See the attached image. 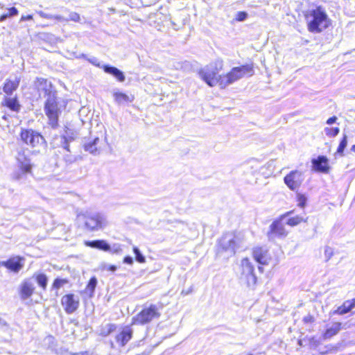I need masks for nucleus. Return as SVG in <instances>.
<instances>
[{"instance_id": "a18cd8bd", "label": "nucleus", "mask_w": 355, "mask_h": 355, "mask_svg": "<svg viewBox=\"0 0 355 355\" xmlns=\"http://www.w3.org/2000/svg\"><path fill=\"white\" fill-rule=\"evenodd\" d=\"M306 198L302 195L298 196V205L303 208L306 205Z\"/></svg>"}, {"instance_id": "ea45409f", "label": "nucleus", "mask_w": 355, "mask_h": 355, "mask_svg": "<svg viewBox=\"0 0 355 355\" xmlns=\"http://www.w3.org/2000/svg\"><path fill=\"white\" fill-rule=\"evenodd\" d=\"M248 14L245 11H239L236 13L235 20L237 21H244L247 19Z\"/></svg>"}, {"instance_id": "412c9836", "label": "nucleus", "mask_w": 355, "mask_h": 355, "mask_svg": "<svg viewBox=\"0 0 355 355\" xmlns=\"http://www.w3.org/2000/svg\"><path fill=\"white\" fill-rule=\"evenodd\" d=\"M102 69L105 73L112 75L119 82L122 83L125 81V76L124 73L116 67L112 66L110 64H103Z\"/></svg>"}, {"instance_id": "393cba45", "label": "nucleus", "mask_w": 355, "mask_h": 355, "mask_svg": "<svg viewBox=\"0 0 355 355\" xmlns=\"http://www.w3.org/2000/svg\"><path fill=\"white\" fill-rule=\"evenodd\" d=\"M355 307V298L346 300L334 311V314L345 315L351 311Z\"/></svg>"}, {"instance_id": "6ab92c4d", "label": "nucleus", "mask_w": 355, "mask_h": 355, "mask_svg": "<svg viewBox=\"0 0 355 355\" xmlns=\"http://www.w3.org/2000/svg\"><path fill=\"white\" fill-rule=\"evenodd\" d=\"M99 137L97 136H91L87 139H85L83 144V148L85 151H87L94 155L99 154L100 151L97 147V145L99 143Z\"/></svg>"}, {"instance_id": "ddd939ff", "label": "nucleus", "mask_w": 355, "mask_h": 355, "mask_svg": "<svg viewBox=\"0 0 355 355\" xmlns=\"http://www.w3.org/2000/svg\"><path fill=\"white\" fill-rule=\"evenodd\" d=\"M61 304L65 312L68 314H71L74 313L79 306V298L74 294H67L62 297Z\"/></svg>"}, {"instance_id": "58836bf2", "label": "nucleus", "mask_w": 355, "mask_h": 355, "mask_svg": "<svg viewBox=\"0 0 355 355\" xmlns=\"http://www.w3.org/2000/svg\"><path fill=\"white\" fill-rule=\"evenodd\" d=\"M66 11L69 12V17L67 18L68 19V21H74V22H79L80 20V15L76 12H72V11H69L68 9H65Z\"/></svg>"}, {"instance_id": "9b49d317", "label": "nucleus", "mask_w": 355, "mask_h": 355, "mask_svg": "<svg viewBox=\"0 0 355 355\" xmlns=\"http://www.w3.org/2000/svg\"><path fill=\"white\" fill-rule=\"evenodd\" d=\"M284 183L292 191L299 189L304 181L303 173L299 171H292L284 178Z\"/></svg>"}, {"instance_id": "cd10ccee", "label": "nucleus", "mask_w": 355, "mask_h": 355, "mask_svg": "<svg viewBox=\"0 0 355 355\" xmlns=\"http://www.w3.org/2000/svg\"><path fill=\"white\" fill-rule=\"evenodd\" d=\"M113 96L114 98L115 102L119 104H123L125 103H131L134 100V97L129 96L127 94L120 92H116L113 94Z\"/></svg>"}, {"instance_id": "7ed1b4c3", "label": "nucleus", "mask_w": 355, "mask_h": 355, "mask_svg": "<svg viewBox=\"0 0 355 355\" xmlns=\"http://www.w3.org/2000/svg\"><path fill=\"white\" fill-rule=\"evenodd\" d=\"M253 73L254 69L252 64H246L240 67H233L226 75H219V85L222 88H225L227 85L243 78L245 74H249V76H251Z\"/></svg>"}, {"instance_id": "6e6552de", "label": "nucleus", "mask_w": 355, "mask_h": 355, "mask_svg": "<svg viewBox=\"0 0 355 355\" xmlns=\"http://www.w3.org/2000/svg\"><path fill=\"white\" fill-rule=\"evenodd\" d=\"M160 315L157 305L151 304L132 318V324L144 325L150 323L153 320L158 319Z\"/></svg>"}, {"instance_id": "bb28decb", "label": "nucleus", "mask_w": 355, "mask_h": 355, "mask_svg": "<svg viewBox=\"0 0 355 355\" xmlns=\"http://www.w3.org/2000/svg\"><path fill=\"white\" fill-rule=\"evenodd\" d=\"M31 279L33 282H36L41 288L46 290L49 280L46 275L42 272L35 273Z\"/></svg>"}, {"instance_id": "c85d7f7f", "label": "nucleus", "mask_w": 355, "mask_h": 355, "mask_svg": "<svg viewBox=\"0 0 355 355\" xmlns=\"http://www.w3.org/2000/svg\"><path fill=\"white\" fill-rule=\"evenodd\" d=\"M36 13L38 14L41 17L48 19H55L58 22H68V19L60 15H52L46 13L42 10H36Z\"/></svg>"}, {"instance_id": "13d9d810", "label": "nucleus", "mask_w": 355, "mask_h": 355, "mask_svg": "<svg viewBox=\"0 0 355 355\" xmlns=\"http://www.w3.org/2000/svg\"><path fill=\"white\" fill-rule=\"evenodd\" d=\"M39 152H40V150H33V151H32V153H33V154H35V153H38Z\"/></svg>"}, {"instance_id": "052dcab7", "label": "nucleus", "mask_w": 355, "mask_h": 355, "mask_svg": "<svg viewBox=\"0 0 355 355\" xmlns=\"http://www.w3.org/2000/svg\"><path fill=\"white\" fill-rule=\"evenodd\" d=\"M248 355H253V354H248Z\"/></svg>"}, {"instance_id": "603ef678", "label": "nucleus", "mask_w": 355, "mask_h": 355, "mask_svg": "<svg viewBox=\"0 0 355 355\" xmlns=\"http://www.w3.org/2000/svg\"><path fill=\"white\" fill-rule=\"evenodd\" d=\"M8 17H9V16L8 15L7 13L3 14L2 15L0 16V22L4 21Z\"/></svg>"}, {"instance_id": "1a4fd4ad", "label": "nucleus", "mask_w": 355, "mask_h": 355, "mask_svg": "<svg viewBox=\"0 0 355 355\" xmlns=\"http://www.w3.org/2000/svg\"><path fill=\"white\" fill-rule=\"evenodd\" d=\"M293 212V211L286 212L271 223L267 233V236L270 241H273L276 238H284L286 236L287 232L282 222L285 218L290 216Z\"/></svg>"}, {"instance_id": "f3484780", "label": "nucleus", "mask_w": 355, "mask_h": 355, "mask_svg": "<svg viewBox=\"0 0 355 355\" xmlns=\"http://www.w3.org/2000/svg\"><path fill=\"white\" fill-rule=\"evenodd\" d=\"M34 282L32 279H25L20 286V297L22 300L29 298L35 291Z\"/></svg>"}, {"instance_id": "2eb2a0df", "label": "nucleus", "mask_w": 355, "mask_h": 355, "mask_svg": "<svg viewBox=\"0 0 355 355\" xmlns=\"http://www.w3.org/2000/svg\"><path fill=\"white\" fill-rule=\"evenodd\" d=\"M22 259L19 257H12L6 261H0V266L6 268L11 272L17 273L24 266Z\"/></svg>"}, {"instance_id": "5fc2aeb1", "label": "nucleus", "mask_w": 355, "mask_h": 355, "mask_svg": "<svg viewBox=\"0 0 355 355\" xmlns=\"http://www.w3.org/2000/svg\"><path fill=\"white\" fill-rule=\"evenodd\" d=\"M258 269H259V270L261 272H263V267H262V266H259V267H258Z\"/></svg>"}, {"instance_id": "4be33fe9", "label": "nucleus", "mask_w": 355, "mask_h": 355, "mask_svg": "<svg viewBox=\"0 0 355 355\" xmlns=\"http://www.w3.org/2000/svg\"><path fill=\"white\" fill-rule=\"evenodd\" d=\"M67 139L62 134L61 135H55L53 137L52 140L50 142V145L53 148H62L67 152H71L70 146L67 143Z\"/></svg>"}, {"instance_id": "c03bdc74", "label": "nucleus", "mask_w": 355, "mask_h": 355, "mask_svg": "<svg viewBox=\"0 0 355 355\" xmlns=\"http://www.w3.org/2000/svg\"><path fill=\"white\" fill-rule=\"evenodd\" d=\"M19 13L18 10L15 7H11L8 9V15L10 17H14L17 15Z\"/></svg>"}, {"instance_id": "7c9ffc66", "label": "nucleus", "mask_w": 355, "mask_h": 355, "mask_svg": "<svg viewBox=\"0 0 355 355\" xmlns=\"http://www.w3.org/2000/svg\"><path fill=\"white\" fill-rule=\"evenodd\" d=\"M19 85V81L14 82L11 80L6 81L4 83L3 90L7 95H11L17 89Z\"/></svg>"}, {"instance_id": "4d7b16f0", "label": "nucleus", "mask_w": 355, "mask_h": 355, "mask_svg": "<svg viewBox=\"0 0 355 355\" xmlns=\"http://www.w3.org/2000/svg\"><path fill=\"white\" fill-rule=\"evenodd\" d=\"M81 57L85 58V59H86V60H87V58H88L87 56L86 55H85V54H82Z\"/></svg>"}, {"instance_id": "2f4dec72", "label": "nucleus", "mask_w": 355, "mask_h": 355, "mask_svg": "<svg viewBox=\"0 0 355 355\" xmlns=\"http://www.w3.org/2000/svg\"><path fill=\"white\" fill-rule=\"evenodd\" d=\"M116 329V325L115 324L109 323L101 327L99 334L101 336L106 337L114 332Z\"/></svg>"}, {"instance_id": "c9c22d12", "label": "nucleus", "mask_w": 355, "mask_h": 355, "mask_svg": "<svg viewBox=\"0 0 355 355\" xmlns=\"http://www.w3.org/2000/svg\"><path fill=\"white\" fill-rule=\"evenodd\" d=\"M133 252L135 255V259L137 262L144 263L146 261L145 257L143 255V254L141 252V251L137 247H133Z\"/></svg>"}, {"instance_id": "a211bd4d", "label": "nucleus", "mask_w": 355, "mask_h": 355, "mask_svg": "<svg viewBox=\"0 0 355 355\" xmlns=\"http://www.w3.org/2000/svg\"><path fill=\"white\" fill-rule=\"evenodd\" d=\"M252 255L254 260L261 265H267L270 259L268 251L263 247H256L253 249Z\"/></svg>"}, {"instance_id": "5701e85b", "label": "nucleus", "mask_w": 355, "mask_h": 355, "mask_svg": "<svg viewBox=\"0 0 355 355\" xmlns=\"http://www.w3.org/2000/svg\"><path fill=\"white\" fill-rule=\"evenodd\" d=\"M2 105L7 107L11 111L19 112L21 110V105L17 96L8 97L5 96L2 101Z\"/></svg>"}, {"instance_id": "4c0bfd02", "label": "nucleus", "mask_w": 355, "mask_h": 355, "mask_svg": "<svg viewBox=\"0 0 355 355\" xmlns=\"http://www.w3.org/2000/svg\"><path fill=\"white\" fill-rule=\"evenodd\" d=\"M68 283V280L66 279L56 278L53 283L52 289H59L62 286Z\"/></svg>"}, {"instance_id": "9d476101", "label": "nucleus", "mask_w": 355, "mask_h": 355, "mask_svg": "<svg viewBox=\"0 0 355 355\" xmlns=\"http://www.w3.org/2000/svg\"><path fill=\"white\" fill-rule=\"evenodd\" d=\"M241 272L240 279L246 284L249 288H254L257 284V276L254 273V268L248 258H244L241 263Z\"/></svg>"}, {"instance_id": "c756f323", "label": "nucleus", "mask_w": 355, "mask_h": 355, "mask_svg": "<svg viewBox=\"0 0 355 355\" xmlns=\"http://www.w3.org/2000/svg\"><path fill=\"white\" fill-rule=\"evenodd\" d=\"M97 282H97V279L96 278V277H92L89 280V282L86 286L85 292L90 297H92L94 295V293L95 288L96 287Z\"/></svg>"}, {"instance_id": "0eeeda50", "label": "nucleus", "mask_w": 355, "mask_h": 355, "mask_svg": "<svg viewBox=\"0 0 355 355\" xmlns=\"http://www.w3.org/2000/svg\"><path fill=\"white\" fill-rule=\"evenodd\" d=\"M44 103V112L49 119V124L52 128L55 129L58 126L59 115L61 113L58 107L57 94L50 95L46 98Z\"/></svg>"}, {"instance_id": "8fccbe9b", "label": "nucleus", "mask_w": 355, "mask_h": 355, "mask_svg": "<svg viewBox=\"0 0 355 355\" xmlns=\"http://www.w3.org/2000/svg\"><path fill=\"white\" fill-rule=\"evenodd\" d=\"M33 17L32 15H22L20 18V21L33 20Z\"/></svg>"}, {"instance_id": "3c124183", "label": "nucleus", "mask_w": 355, "mask_h": 355, "mask_svg": "<svg viewBox=\"0 0 355 355\" xmlns=\"http://www.w3.org/2000/svg\"><path fill=\"white\" fill-rule=\"evenodd\" d=\"M336 120H337V117L336 116H333L329 118L326 123L328 125H331V124L336 123Z\"/></svg>"}, {"instance_id": "39448f33", "label": "nucleus", "mask_w": 355, "mask_h": 355, "mask_svg": "<svg viewBox=\"0 0 355 355\" xmlns=\"http://www.w3.org/2000/svg\"><path fill=\"white\" fill-rule=\"evenodd\" d=\"M223 60H217L214 62L201 69L198 73L200 78L210 87L219 84L218 72L223 68Z\"/></svg>"}, {"instance_id": "09e8293b", "label": "nucleus", "mask_w": 355, "mask_h": 355, "mask_svg": "<svg viewBox=\"0 0 355 355\" xmlns=\"http://www.w3.org/2000/svg\"><path fill=\"white\" fill-rule=\"evenodd\" d=\"M314 320L313 317L311 315H308L303 318L304 323H311Z\"/></svg>"}, {"instance_id": "b1692460", "label": "nucleus", "mask_w": 355, "mask_h": 355, "mask_svg": "<svg viewBox=\"0 0 355 355\" xmlns=\"http://www.w3.org/2000/svg\"><path fill=\"white\" fill-rule=\"evenodd\" d=\"M85 245L87 247L96 248L105 252L110 250V245L105 240L85 241Z\"/></svg>"}, {"instance_id": "e433bc0d", "label": "nucleus", "mask_w": 355, "mask_h": 355, "mask_svg": "<svg viewBox=\"0 0 355 355\" xmlns=\"http://www.w3.org/2000/svg\"><path fill=\"white\" fill-rule=\"evenodd\" d=\"M325 134L330 137H336L338 135L340 129L338 127L334 128H325L324 130Z\"/></svg>"}, {"instance_id": "4468645a", "label": "nucleus", "mask_w": 355, "mask_h": 355, "mask_svg": "<svg viewBox=\"0 0 355 355\" xmlns=\"http://www.w3.org/2000/svg\"><path fill=\"white\" fill-rule=\"evenodd\" d=\"M30 151L28 149L21 148L17 153V161L20 169L24 173H31L33 164L28 157Z\"/></svg>"}, {"instance_id": "f257e3e1", "label": "nucleus", "mask_w": 355, "mask_h": 355, "mask_svg": "<svg viewBox=\"0 0 355 355\" xmlns=\"http://www.w3.org/2000/svg\"><path fill=\"white\" fill-rule=\"evenodd\" d=\"M308 30L311 33H319L330 25V19L326 10L322 6L309 9L304 14Z\"/></svg>"}, {"instance_id": "a19ab883", "label": "nucleus", "mask_w": 355, "mask_h": 355, "mask_svg": "<svg viewBox=\"0 0 355 355\" xmlns=\"http://www.w3.org/2000/svg\"><path fill=\"white\" fill-rule=\"evenodd\" d=\"M334 255V250L331 248L327 246L324 250V257L326 261H328Z\"/></svg>"}, {"instance_id": "a878e982", "label": "nucleus", "mask_w": 355, "mask_h": 355, "mask_svg": "<svg viewBox=\"0 0 355 355\" xmlns=\"http://www.w3.org/2000/svg\"><path fill=\"white\" fill-rule=\"evenodd\" d=\"M342 328L341 322H334L331 326L328 327L324 332L322 337L324 340L330 339L338 334Z\"/></svg>"}, {"instance_id": "72a5a7b5", "label": "nucleus", "mask_w": 355, "mask_h": 355, "mask_svg": "<svg viewBox=\"0 0 355 355\" xmlns=\"http://www.w3.org/2000/svg\"><path fill=\"white\" fill-rule=\"evenodd\" d=\"M347 136L344 134L340 143H339V145L338 146L336 153L338 155H339L340 156H343L344 150H345V148L347 147Z\"/></svg>"}, {"instance_id": "f704fd0d", "label": "nucleus", "mask_w": 355, "mask_h": 355, "mask_svg": "<svg viewBox=\"0 0 355 355\" xmlns=\"http://www.w3.org/2000/svg\"><path fill=\"white\" fill-rule=\"evenodd\" d=\"M302 221H304L303 217L300 216H295L294 217H290L289 218H288L286 223L289 226L293 227L297 225Z\"/></svg>"}, {"instance_id": "f03ea898", "label": "nucleus", "mask_w": 355, "mask_h": 355, "mask_svg": "<svg viewBox=\"0 0 355 355\" xmlns=\"http://www.w3.org/2000/svg\"><path fill=\"white\" fill-rule=\"evenodd\" d=\"M78 216L83 220L85 228L90 232L102 230L107 225L105 215L99 211L86 210Z\"/></svg>"}, {"instance_id": "aec40b11", "label": "nucleus", "mask_w": 355, "mask_h": 355, "mask_svg": "<svg viewBox=\"0 0 355 355\" xmlns=\"http://www.w3.org/2000/svg\"><path fill=\"white\" fill-rule=\"evenodd\" d=\"M132 329L126 326L121 332L116 336V340L121 347H124L132 338Z\"/></svg>"}, {"instance_id": "864d4df0", "label": "nucleus", "mask_w": 355, "mask_h": 355, "mask_svg": "<svg viewBox=\"0 0 355 355\" xmlns=\"http://www.w3.org/2000/svg\"><path fill=\"white\" fill-rule=\"evenodd\" d=\"M0 325L1 326H7V322L0 318Z\"/></svg>"}, {"instance_id": "f8f14e48", "label": "nucleus", "mask_w": 355, "mask_h": 355, "mask_svg": "<svg viewBox=\"0 0 355 355\" xmlns=\"http://www.w3.org/2000/svg\"><path fill=\"white\" fill-rule=\"evenodd\" d=\"M34 87L38 92H43L44 96L47 98L50 95L56 94L57 92L53 89V85L47 79L37 77L34 80Z\"/></svg>"}, {"instance_id": "20e7f679", "label": "nucleus", "mask_w": 355, "mask_h": 355, "mask_svg": "<svg viewBox=\"0 0 355 355\" xmlns=\"http://www.w3.org/2000/svg\"><path fill=\"white\" fill-rule=\"evenodd\" d=\"M240 239L231 233H226L218 241L216 253L218 255L226 254L227 257L235 254L236 250L240 247Z\"/></svg>"}, {"instance_id": "6e6d98bb", "label": "nucleus", "mask_w": 355, "mask_h": 355, "mask_svg": "<svg viewBox=\"0 0 355 355\" xmlns=\"http://www.w3.org/2000/svg\"><path fill=\"white\" fill-rule=\"evenodd\" d=\"M351 150L354 153H355V145H353L352 147H351Z\"/></svg>"}, {"instance_id": "49530a36", "label": "nucleus", "mask_w": 355, "mask_h": 355, "mask_svg": "<svg viewBox=\"0 0 355 355\" xmlns=\"http://www.w3.org/2000/svg\"><path fill=\"white\" fill-rule=\"evenodd\" d=\"M103 270H107L111 272H115L117 269L116 266L114 265H109V264H104L103 267Z\"/></svg>"}, {"instance_id": "dca6fc26", "label": "nucleus", "mask_w": 355, "mask_h": 355, "mask_svg": "<svg viewBox=\"0 0 355 355\" xmlns=\"http://www.w3.org/2000/svg\"><path fill=\"white\" fill-rule=\"evenodd\" d=\"M313 169L317 172L327 173L329 171L328 159L324 155H319L311 161Z\"/></svg>"}, {"instance_id": "79ce46f5", "label": "nucleus", "mask_w": 355, "mask_h": 355, "mask_svg": "<svg viewBox=\"0 0 355 355\" xmlns=\"http://www.w3.org/2000/svg\"><path fill=\"white\" fill-rule=\"evenodd\" d=\"M112 254H121L122 252V248L119 244H114L112 247L110 246V250L109 251Z\"/></svg>"}, {"instance_id": "423d86ee", "label": "nucleus", "mask_w": 355, "mask_h": 355, "mask_svg": "<svg viewBox=\"0 0 355 355\" xmlns=\"http://www.w3.org/2000/svg\"><path fill=\"white\" fill-rule=\"evenodd\" d=\"M20 138L25 144L33 148H37L45 150L47 147V143L44 137L33 129L22 128L20 132Z\"/></svg>"}, {"instance_id": "473e14b6", "label": "nucleus", "mask_w": 355, "mask_h": 355, "mask_svg": "<svg viewBox=\"0 0 355 355\" xmlns=\"http://www.w3.org/2000/svg\"><path fill=\"white\" fill-rule=\"evenodd\" d=\"M62 135L67 139L66 140L69 145L71 142L73 141L78 137V132L75 130L67 127Z\"/></svg>"}, {"instance_id": "de8ad7c7", "label": "nucleus", "mask_w": 355, "mask_h": 355, "mask_svg": "<svg viewBox=\"0 0 355 355\" xmlns=\"http://www.w3.org/2000/svg\"><path fill=\"white\" fill-rule=\"evenodd\" d=\"M123 263L128 265H132L133 263V258L130 256H125L123 258Z\"/></svg>"}, {"instance_id": "bf43d9fd", "label": "nucleus", "mask_w": 355, "mask_h": 355, "mask_svg": "<svg viewBox=\"0 0 355 355\" xmlns=\"http://www.w3.org/2000/svg\"><path fill=\"white\" fill-rule=\"evenodd\" d=\"M110 10L111 12H115V8H110Z\"/></svg>"}, {"instance_id": "37998d69", "label": "nucleus", "mask_w": 355, "mask_h": 355, "mask_svg": "<svg viewBox=\"0 0 355 355\" xmlns=\"http://www.w3.org/2000/svg\"><path fill=\"white\" fill-rule=\"evenodd\" d=\"M87 60L93 65L98 67L99 68H102V65L101 64V62L98 61V59L97 58L92 56L89 58H87Z\"/></svg>"}]
</instances>
